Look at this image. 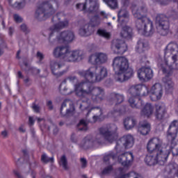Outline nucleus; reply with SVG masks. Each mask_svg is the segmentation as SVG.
<instances>
[{
  "mask_svg": "<svg viewBox=\"0 0 178 178\" xmlns=\"http://www.w3.org/2000/svg\"><path fill=\"white\" fill-rule=\"evenodd\" d=\"M78 74L83 77L85 81L74 85L76 95L79 98H86V95H90L94 104H101L105 99V90L99 86H94L90 83H97L104 80L108 76V70L102 66H93L87 70L78 72Z\"/></svg>",
  "mask_w": 178,
  "mask_h": 178,
  "instance_id": "obj_1",
  "label": "nucleus"
},
{
  "mask_svg": "<svg viewBox=\"0 0 178 178\" xmlns=\"http://www.w3.org/2000/svg\"><path fill=\"white\" fill-rule=\"evenodd\" d=\"M132 15L134 17L138 19L136 21V29L140 34L149 37L155 33L154 24L149 18L147 17L148 10L143 2L133 3L131 6Z\"/></svg>",
  "mask_w": 178,
  "mask_h": 178,
  "instance_id": "obj_2",
  "label": "nucleus"
},
{
  "mask_svg": "<svg viewBox=\"0 0 178 178\" xmlns=\"http://www.w3.org/2000/svg\"><path fill=\"white\" fill-rule=\"evenodd\" d=\"M99 134H97L94 139L92 136H88L83 139V147L85 149L94 148L102 144V137L108 143H113L118 140V125L115 124H107L99 129ZM102 136V137H101Z\"/></svg>",
  "mask_w": 178,
  "mask_h": 178,
  "instance_id": "obj_3",
  "label": "nucleus"
},
{
  "mask_svg": "<svg viewBox=\"0 0 178 178\" xmlns=\"http://www.w3.org/2000/svg\"><path fill=\"white\" fill-rule=\"evenodd\" d=\"M67 26H69V21L65 20L59 22L49 28V41L50 44H55V42H58V44H70V42H73L74 40V32L72 31H63L58 33L56 38H54V33L55 31L66 29Z\"/></svg>",
  "mask_w": 178,
  "mask_h": 178,
  "instance_id": "obj_4",
  "label": "nucleus"
},
{
  "mask_svg": "<svg viewBox=\"0 0 178 178\" xmlns=\"http://www.w3.org/2000/svg\"><path fill=\"white\" fill-rule=\"evenodd\" d=\"M164 59L166 67L161 65L163 73L170 76L172 70H178V44L175 42H170L165 49Z\"/></svg>",
  "mask_w": 178,
  "mask_h": 178,
  "instance_id": "obj_5",
  "label": "nucleus"
},
{
  "mask_svg": "<svg viewBox=\"0 0 178 178\" xmlns=\"http://www.w3.org/2000/svg\"><path fill=\"white\" fill-rule=\"evenodd\" d=\"M116 81L123 83L133 76V69L129 67V60L124 56H117L113 61Z\"/></svg>",
  "mask_w": 178,
  "mask_h": 178,
  "instance_id": "obj_6",
  "label": "nucleus"
},
{
  "mask_svg": "<svg viewBox=\"0 0 178 178\" xmlns=\"http://www.w3.org/2000/svg\"><path fill=\"white\" fill-rule=\"evenodd\" d=\"M147 151L154 154L159 165H163L170 154V147L162 145L159 138H153L147 143Z\"/></svg>",
  "mask_w": 178,
  "mask_h": 178,
  "instance_id": "obj_7",
  "label": "nucleus"
},
{
  "mask_svg": "<svg viewBox=\"0 0 178 178\" xmlns=\"http://www.w3.org/2000/svg\"><path fill=\"white\" fill-rule=\"evenodd\" d=\"M55 13V10L52 8V5L48 1L42 3L35 13V17L40 22L47 20L48 17L52 16Z\"/></svg>",
  "mask_w": 178,
  "mask_h": 178,
  "instance_id": "obj_8",
  "label": "nucleus"
},
{
  "mask_svg": "<svg viewBox=\"0 0 178 178\" xmlns=\"http://www.w3.org/2000/svg\"><path fill=\"white\" fill-rule=\"evenodd\" d=\"M170 24L169 18L163 14H159L156 16V31L161 35H168Z\"/></svg>",
  "mask_w": 178,
  "mask_h": 178,
  "instance_id": "obj_9",
  "label": "nucleus"
},
{
  "mask_svg": "<svg viewBox=\"0 0 178 178\" xmlns=\"http://www.w3.org/2000/svg\"><path fill=\"white\" fill-rule=\"evenodd\" d=\"M149 92L148 87L143 84L133 85L128 90V94H129L130 97L138 98L140 95L147 96Z\"/></svg>",
  "mask_w": 178,
  "mask_h": 178,
  "instance_id": "obj_10",
  "label": "nucleus"
},
{
  "mask_svg": "<svg viewBox=\"0 0 178 178\" xmlns=\"http://www.w3.org/2000/svg\"><path fill=\"white\" fill-rule=\"evenodd\" d=\"M111 49L117 55H123L127 51V44L122 40L114 39L111 43Z\"/></svg>",
  "mask_w": 178,
  "mask_h": 178,
  "instance_id": "obj_11",
  "label": "nucleus"
},
{
  "mask_svg": "<svg viewBox=\"0 0 178 178\" xmlns=\"http://www.w3.org/2000/svg\"><path fill=\"white\" fill-rule=\"evenodd\" d=\"M62 116H72L74 115V104L69 99H65L63 102L60 108Z\"/></svg>",
  "mask_w": 178,
  "mask_h": 178,
  "instance_id": "obj_12",
  "label": "nucleus"
},
{
  "mask_svg": "<svg viewBox=\"0 0 178 178\" xmlns=\"http://www.w3.org/2000/svg\"><path fill=\"white\" fill-rule=\"evenodd\" d=\"M134 145V138L131 135H126L120 138L117 141V145L115 148L118 149L119 147H124L127 149L131 148Z\"/></svg>",
  "mask_w": 178,
  "mask_h": 178,
  "instance_id": "obj_13",
  "label": "nucleus"
},
{
  "mask_svg": "<svg viewBox=\"0 0 178 178\" xmlns=\"http://www.w3.org/2000/svg\"><path fill=\"white\" fill-rule=\"evenodd\" d=\"M108 62V56L104 53H96L89 57V63L92 65H102Z\"/></svg>",
  "mask_w": 178,
  "mask_h": 178,
  "instance_id": "obj_14",
  "label": "nucleus"
},
{
  "mask_svg": "<svg viewBox=\"0 0 178 178\" xmlns=\"http://www.w3.org/2000/svg\"><path fill=\"white\" fill-rule=\"evenodd\" d=\"M154 109V115L156 119L159 121L163 120L168 113V108H166L165 104L159 103L155 104Z\"/></svg>",
  "mask_w": 178,
  "mask_h": 178,
  "instance_id": "obj_15",
  "label": "nucleus"
},
{
  "mask_svg": "<svg viewBox=\"0 0 178 178\" xmlns=\"http://www.w3.org/2000/svg\"><path fill=\"white\" fill-rule=\"evenodd\" d=\"M70 48L67 46H58L54 48L53 55L55 58H62L67 61Z\"/></svg>",
  "mask_w": 178,
  "mask_h": 178,
  "instance_id": "obj_16",
  "label": "nucleus"
},
{
  "mask_svg": "<svg viewBox=\"0 0 178 178\" xmlns=\"http://www.w3.org/2000/svg\"><path fill=\"white\" fill-rule=\"evenodd\" d=\"M134 156L131 152H125L118 156V161L122 166L129 168L133 163Z\"/></svg>",
  "mask_w": 178,
  "mask_h": 178,
  "instance_id": "obj_17",
  "label": "nucleus"
},
{
  "mask_svg": "<svg viewBox=\"0 0 178 178\" xmlns=\"http://www.w3.org/2000/svg\"><path fill=\"white\" fill-rule=\"evenodd\" d=\"M150 92L152 94V101H159L162 98L163 90L162 89V85L160 83H155L152 86Z\"/></svg>",
  "mask_w": 178,
  "mask_h": 178,
  "instance_id": "obj_18",
  "label": "nucleus"
},
{
  "mask_svg": "<svg viewBox=\"0 0 178 178\" xmlns=\"http://www.w3.org/2000/svg\"><path fill=\"white\" fill-rule=\"evenodd\" d=\"M138 76L140 80L147 81V80H151L154 77V72L151 68L143 67L138 70Z\"/></svg>",
  "mask_w": 178,
  "mask_h": 178,
  "instance_id": "obj_19",
  "label": "nucleus"
},
{
  "mask_svg": "<svg viewBox=\"0 0 178 178\" xmlns=\"http://www.w3.org/2000/svg\"><path fill=\"white\" fill-rule=\"evenodd\" d=\"M64 66L63 63L60 62H58L56 60H51L50 62V67L51 69V72L54 75L56 76V77H60L61 76H63L65 73H66V71L63 72H58V70Z\"/></svg>",
  "mask_w": 178,
  "mask_h": 178,
  "instance_id": "obj_20",
  "label": "nucleus"
},
{
  "mask_svg": "<svg viewBox=\"0 0 178 178\" xmlns=\"http://www.w3.org/2000/svg\"><path fill=\"white\" fill-rule=\"evenodd\" d=\"M155 107L150 103H147L140 110V116L142 118H151L154 113Z\"/></svg>",
  "mask_w": 178,
  "mask_h": 178,
  "instance_id": "obj_21",
  "label": "nucleus"
},
{
  "mask_svg": "<svg viewBox=\"0 0 178 178\" xmlns=\"http://www.w3.org/2000/svg\"><path fill=\"white\" fill-rule=\"evenodd\" d=\"M95 29L94 26L90 24H86L83 25L79 29V34L82 37H88L94 34Z\"/></svg>",
  "mask_w": 178,
  "mask_h": 178,
  "instance_id": "obj_22",
  "label": "nucleus"
},
{
  "mask_svg": "<svg viewBox=\"0 0 178 178\" xmlns=\"http://www.w3.org/2000/svg\"><path fill=\"white\" fill-rule=\"evenodd\" d=\"M81 56H83V52H81V51L75 50L71 51L70 49L66 62H76V60L81 59Z\"/></svg>",
  "mask_w": 178,
  "mask_h": 178,
  "instance_id": "obj_23",
  "label": "nucleus"
},
{
  "mask_svg": "<svg viewBox=\"0 0 178 178\" xmlns=\"http://www.w3.org/2000/svg\"><path fill=\"white\" fill-rule=\"evenodd\" d=\"M138 130L142 136H147L151 131V124L147 121L140 122Z\"/></svg>",
  "mask_w": 178,
  "mask_h": 178,
  "instance_id": "obj_24",
  "label": "nucleus"
},
{
  "mask_svg": "<svg viewBox=\"0 0 178 178\" xmlns=\"http://www.w3.org/2000/svg\"><path fill=\"white\" fill-rule=\"evenodd\" d=\"M129 104L134 109H140V108L143 106L144 102L138 97H131V98L129 99Z\"/></svg>",
  "mask_w": 178,
  "mask_h": 178,
  "instance_id": "obj_25",
  "label": "nucleus"
},
{
  "mask_svg": "<svg viewBox=\"0 0 178 178\" xmlns=\"http://www.w3.org/2000/svg\"><path fill=\"white\" fill-rule=\"evenodd\" d=\"M178 133V121L175 120L171 122L170 127L168 128V134L171 136V137L175 139V137L177 136Z\"/></svg>",
  "mask_w": 178,
  "mask_h": 178,
  "instance_id": "obj_26",
  "label": "nucleus"
},
{
  "mask_svg": "<svg viewBox=\"0 0 178 178\" xmlns=\"http://www.w3.org/2000/svg\"><path fill=\"white\" fill-rule=\"evenodd\" d=\"M89 12H97L99 8L98 0H86Z\"/></svg>",
  "mask_w": 178,
  "mask_h": 178,
  "instance_id": "obj_27",
  "label": "nucleus"
},
{
  "mask_svg": "<svg viewBox=\"0 0 178 178\" xmlns=\"http://www.w3.org/2000/svg\"><path fill=\"white\" fill-rule=\"evenodd\" d=\"M124 101V96L121 94H118L116 92H113L111 94L110 102H113V104H122Z\"/></svg>",
  "mask_w": 178,
  "mask_h": 178,
  "instance_id": "obj_28",
  "label": "nucleus"
},
{
  "mask_svg": "<svg viewBox=\"0 0 178 178\" xmlns=\"http://www.w3.org/2000/svg\"><path fill=\"white\" fill-rule=\"evenodd\" d=\"M147 49H148V42L143 39L139 40L136 46L137 52L143 54V52L147 51Z\"/></svg>",
  "mask_w": 178,
  "mask_h": 178,
  "instance_id": "obj_29",
  "label": "nucleus"
},
{
  "mask_svg": "<svg viewBox=\"0 0 178 178\" xmlns=\"http://www.w3.org/2000/svg\"><path fill=\"white\" fill-rule=\"evenodd\" d=\"M136 119L132 117H127L124 120V126L126 130H131L136 126Z\"/></svg>",
  "mask_w": 178,
  "mask_h": 178,
  "instance_id": "obj_30",
  "label": "nucleus"
},
{
  "mask_svg": "<svg viewBox=\"0 0 178 178\" xmlns=\"http://www.w3.org/2000/svg\"><path fill=\"white\" fill-rule=\"evenodd\" d=\"M8 3L15 9H22L26 5L24 0H8Z\"/></svg>",
  "mask_w": 178,
  "mask_h": 178,
  "instance_id": "obj_31",
  "label": "nucleus"
},
{
  "mask_svg": "<svg viewBox=\"0 0 178 178\" xmlns=\"http://www.w3.org/2000/svg\"><path fill=\"white\" fill-rule=\"evenodd\" d=\"M124 112V107H121L120 106H115L113 110L108 113V116H109L110 118H115V116H119V115H122V113H123Z\"/></svg>",
  "mask_w": 178,
  "mask_h": 178,
  "instance_id": "obj_32",
  "label": "nucleus"
},
{
  "mask_svg": "<svg viewBox=\"0 0 178 178\" xmlns=\"http://www.w3.org/2000/svg\"><path fill=\"white\" fill-rule=\"evenodd\" d=\"M131 33H133V29L129 26H125L122 28L120 35L122 38L129 40L131 38Z\"/></svg>",
  "mask_w": 178,
  "mask_h": 178,
  "instance_id": "obj_33",
  "label": "nucleus"
},
{
  "mask_svg": "<svg viewBox=\"0 0 178 178\" xmlns=\"http://www.w3.org/2000/svg\"><path fill=\"white\" fill-rule=\"evenodd\" d=\"M150 153L151 154L149 155L146 156L145 159V162L149 166H154V165H156V163H158V161L154 153L152 152H150Z\"/></svg>",
  "mask_w": 178,
  "mask_h": 178,
  "instance_id": "obj_34",
  "label": "nucleus"
},
{
  "mask_svg": "<svg viewBox=\"0 0 178 178\" xmlns=\"http://www.w3.org/2000/svg\"><path fill=\"white\" fill-rule=\"evenodd\" d=\"M129 11H127L126 8H121L118 13V21L119 23H120V22H124V19H129Z\"/></svg>",
  "mask_w": 178,
  "mask_h": 178,
  "instance_id": "obj_35",
  "label": "nucleus"
},
{
  "mask_svg": "<svg viewBox=\"0 0 178 178\" xmlns=\"http://www.w3.org/2000/svg\"><path fill=\"white\" fill-rule=\"evenodd\" d=\"M92 111H94L95 115L92 117L94 122H97V120H99L101 119V116L103 115L102 108L101 107H92Z\"/></svg>",
  "mask_w": 178,
  "mask_h": 178,
  "instance_id": "obj_36",
  "label": "nucleus"
},
{
  "mask_svg": "<svg viewBox=\"0 0 178 178\" xmlns=\"http://www.w3.org/2000/svg\"><path fill=\"white\" fill-rule=\"evenodd\" d=\"M163 80L165 83V90L168 91V92H172L175 87V84L173 83L172 80L170 79L168 80V76H165V78H163Z\"/></svg>",
  "mask_w": 178,
  "mask_h": 178,
  "instance_id": "obj_37",
  "label": "nucleus"
},
{
  "mask_svg": "<svg viewBox=\"0 0 178 178\" xmlns=\"http://www.w3.org/2000/svg\"><path fill=\"white\" fill-rule=\"evenodd\" d=\"M58 163L60 166H62L65 169V170H67L69 169V165L67 163V158H66V155H63L58 160Z\"/></svg>",
  "mask_w": 178,
  "mask_h": 178,
  "instance_id": "obj_38",
  "label": "nucleus"
},
{
  "mask_svg": "<svg viewBox=\"0 0 178 178\" xmlns=\"http://www.w3.org/2000/svg\"><path fill=\"white\" fill-rule=\"evenodd\" d=\"M173 139L171 142V145L170 147H169L170 148V150L172 152V154L173 155V156H178V143L175 144L173 142Z\"/></svg>",
  "mask_w": 178,
  "mask_h": 178,
  "instance_id": "obj_39",
  "label": "nucleus"
},
{
  "mask_svg": "<svg viewBox=\"0 0 178 178\" xmlns=\"http://www.w3.org/2000/svg\"><path fill=\"white\" fill-rule=\"evenodd\" d=\"M77 129L79 131H86L88 127L86 120H81L77 125Z\"/></svg>",
  "mask_w": 178,
  "mask_h": 178,
  "instance_id": "obj_40",
  "label": "nucleus"
},
{
  "mask_svg": "<svg viewBox=\"0 0 178 178\" xmlns=\"http://www.w3.org/2000/svg\"><path fill=\"white\" fill-rule=\"evenodd\" d=\"M103 1L111 9H116V8H118V0H103Z\"/></svg>",
  "mask_w": 178,
  "mask_h": 178,
  "instance_id": "obj_41",
  "label": "nucleus"
},
{
  "mask_svg": "<svg viewBox=\"0 0 178 178\" xmlns=\"http://www.w3.org/2000/svg\"><path fill=\"white\" fill-rule=\"evenodd\" d=\"M97 34H99L100 37H104V38H111V33L104 29H99L97 31Z\"/></svg>",
  "mask_w": 178,
  "mask_h": 178,
  "instance_id": "obj_42",
  "label": "nucleus"
},
{
  "mask_svg": "<svg viewBox=\"0 0 178 178\" xmlns=\"http://www.w3.org/2000/svg\"><path fill=\"white\" fill-rule=\"evenodd\" d=\"M41 161L44 163H48V162L54 163V156L49 158L47 157V154H42L41 156Z\"/></svg>",
  "mask_w": 178,
  "mask_h": 178,
  "instance_id": "obj_43",
  "label": "nucleus"
},
{
  "mask_svg": "<svg viewBox=\"0 0 178 178\" xmlns=\"http://www.w3.org/2000/svg\"><path fill=\"white\" fill-rule=\"evenodd\" d=\"M112 170H113L112 165H108L102 171V175H109L112 172Z\"/></svg>",
  "mask_w": 178,
  "mask_h": 178,
  "instance_id": "obj_44",
  "label": "nucleus"
},
{
  "mask_svg": "<svg viewBox=\"0 0 178 178\" xmlns=\"http://www.w3.org/2000/svg\"><path fill=\"white\" fill-rule=\"evenodd\" d=\"M87 2L80 3L76 4V9H79V10H86L87 8Z\"/></svg>",
  "mask_w": 178,
  "mask_h": 178,
  "instance_id": "obj_45",
  "label": "nucleus"
},
{
  "mask_svg": "<svg viewBox=\"0 0 178 178\" xmlns=\"http://www.w3.org/2000/svg\"><path fill=\"white\" fill-rule=\"evenodd\" d=\"M109 159H115V155H113L112 153L105 154L104 156V162H108Z\"/></svg>",
  "mask_w": 178,
  "mask_h": 178,
  "instance_id": "obj_46",
  "label": "nucleus"
},
{
  "mask_svg": "<svg viewBox=\"0 0 178 178\" xmlns=\"http://www.w3.org/2000/svg\"><path fill=\"white\" fill-rule=\"evenodd\" d=\"M165 170L168 175H170V173H173V170H175V168L173 167V165L170 164L166 166Z\"/></svg>",
  "mask_w": 178,
  "mask_h": 178,
  "instance_id": "obj_47",
  "label": "nucleus"
},
{
  "mask_svg": "<svg viewBox=\"0 0 178 178\" xmlns=\"http://www.w3.org/2000/svg\"><path fill=\"white\" fill-rule=\"evenodd\" d=\"M80 162L82 169H86V168H87V159H86V158H81Z\"/></svg>",
  "mask_w": 178,
  "mask_h": 178,
  "instance_id": "obj_48",
  "label": "nucleus"
},
{
  "mask_svg": "<svg viewBox=\"0 0 178 178\" xmlns=\"http://www.w3.org/2000/svg\"><path fill=\"white\" fill-rule=\"evenodd\" d=\"M14 19L16 22V23H22V22H23V18H22V17H20L17 14L14 15Z\"/></svg>",
  "mask_w": 178,
  "mask_h": 178,
  "instance_id": "obj_49",
  "label": "nucleus"
},
{
  "mask_svg": "<svg viewBox=\"0 0 178 178\" xmlns=\"http://www.w3.org/2000/svg\"><path fill=\"white\" fill-rule=\"evenodd\" d=\"M32 108L33 109L34 112L36 113H40V106L35 104V103H33Z\"/></svg>",
  "mask_w": 178,
  "mask_h": 178,
  "instance_id": "obj_50",
  "label": "nucleus"
},
{
  "mask_svg": "<svg viewBox=\"0 0 178 178\" xmlns=\"http://www.w3.org/2000/svg\"><path fill=\"white\" fill-rule=\"evenodd\" d=\"M36 57L39 59V61L41 62L44 60V54L40 51H38L36 54Z\"/></svg>",
  "mask_w": 178,
  "mask_h": 178,
  "instance_id": "obj_51",
  "label": "nucleus"
},
{
  "mask_svg": "<svg viewBox=\"0 0 178 178\" xmlns=\"http://www.w3.org/2000/svg\"><path fill=\"white\" fill-rule=\"evenodd\" d=\"M20 29L24 33H29V29L27 28V25H26L25 24H22L20 26Z\"/></svg>",
  "mask_w": 178,
  "mask_h": 178,
  "instance_id": "obj_52",
  "label": "nucleus"
},
{
  "mask_svg": "<svg viewBox=\"0 0 178 178\" xmlns=\"http://www.w3.org/2000/svg\"><path fill=\"white\" fill-rule=\"evenodd\" d=\"M67 80H70L71 83H74L77 80V76H70L67 78Z\"/></svg>",
  "mask_w": 178,
  "mask_h": 178,
  "instance_id": "obj_53",
  "label": "nucleus"
},
{
  "mask_svg": "<svg viewBox=\"0 0 178 178\" xmlns=\"http://www.w3.org/2000/svg\"><path fill=\"white\" fill-rule=\"evenodd\" d=\"M53 127H54L53 134H54V136H56V134H58V133H59V129L55 124H53Z\"/></svg>",
  "mask_w": 178,
  "mask_h": 178,
  "instance_id": "obj_54",
  "label": "nucleus"
},
{
  "mask_svg": "<svg viewBox=\"0 0 178 178\" xmlns=\"http://www.w3.org/2000/svg\"><path fill=\"white\" fill-rule=\"evenodd\" d=\"M60 16H63V14L57 13L56 16L53 17L52 22H54V20H56V19H58V20H60Z\"/></svg>",
  "mask_w": 178,
  "mask_h": 178,
  "instance_id": "obj_55",
  "label": "nucleus"
},
{
  "mask_svg": "<svg viewBox=\"0 0 178 178\" xmlns=\"http://www.w3.org/2000/svg\"><path fill=\"white\" fill-rule=\"evenodd\" d=\"M95 20H96V22H95ZM92 22H93V23H94V22H95V24H94V26H98V24H99V17H95L92 19Z\"/></svg>",
  "mask_w": 178,
  "mask_h": 178,
  "instance_id": "obj_56",
  "label": "nucleus"
},
{
  "mask_svg": "<svg viewBox=\"0 0 178 178\" xmlns=\"http://www.w3.org/2000/svg\"><path fill=\"white\" fill-rule=\"evenodd\" d=\"M47 105V106H49V109H50V111H52V109H54V106H52V101H48Z\"/></svg>",
  "mask_w": 178,
  "mask_h": 178,
  "instance_id": "obj_57",
  "label": "nucleus"
},
{
  "mask_svg": "<svg viewBox=\"0 0 178 178\" xmlns=\"http://www.w3.org/2000/svg\"><path fill=\"white\" fill-rule=\"evenodd\" d=\"M24 83L26 84V86H30V78L27 77L24 79Z\"/></svg>",
  "mask_w": 178,
  "mask_h": 178,
  "instance_id": "obj_58",
  "label": "nucleus"
},
{
  "mask_svg": "<svg viewBox=\"0 0 178 178\" xmlns=\"http://www.w3.org/2000/svg\"><path fill=\"white\" fill-rule=\"evenodd\" d=\"M59 88L60 91H67V88H66V86H63V85L62 84L60 85Z\"/></svg>",
  "mask_w": 178,
  "mask_h": 178,
  "instance_id": "obj_59",
  "label": "nucleus"
},
{
  "mask_svg": "<svg viewBox=\"0 0 178 178\" xmlns=\"http://www.w3.org/2000/svg\"><path fill=\"white\" fill-rule=\"evenodd\" d=\"M29 124H31V126H33V124H34V118H33V117H29Z\"/></svg>",
  "mask_w": 178,
  "mask_h": 178,
  "instance_id": "obj_60",
  "label": "nucleus"
},
{
  "mask_svg": "<svg viewBox=\"0 0 178 178\" xmlns=\"http://www.w3.org/2000/svg\"><path fill=\"white\" fill-rule=\"evenodd\" d=\"M71 140L72 141V143H76V135L74 134H72Z\"/></svg>",
  "mask_w": 178,
  "mask_h": 178,
  "instance_id": "obj_61",
  "label": "nucleus"
},
{
  "mask_svg": "<svg viewBox=\"0 0 178 178\" xmlns=\"http://www.w3.org/2000/svg\"><path fill=\"white\" fill-rule=\"evenodd\" d=\"M19 131H20V133H26V129H24L23 126H21L19 128Z\"/></svg>",
  "mask_w": 178,
  "mask_h": 178,
  "instance_id": "obj_62",
  "label": "nucleus"
},
{
  "mask_svg": "<svg viewBox=\"0 0 178 178\" xmlns=\"http://www.w3.org/2000/svg\"><path fill=\"white\" fill-rule=\"evenodd\" d=\"M1 136L3 137V138L8 137V132L6 131H3L1 132Z\"/></svg>",
  "mask_w": 178,
  "mask_h": 178,
  "instance_id": "obj_63",
  "label": "nucleus"
},
{
  "mask_svg": "<svg viewBox=\"0 0 178 178\" xmlns=\"http://www.w3.org/2000/svg\"><path fill=\"white\" fill-rule=\"evenodd\" d=\"M15 31V29L12 27L9 28V34L10 35H12V34H13V31Z\"/></svg>",
  "mask_w": 178,
  "mask_h": 178,
  "instance_id": "obj_64",
  "label": "nucleus"
}]
</instances>
